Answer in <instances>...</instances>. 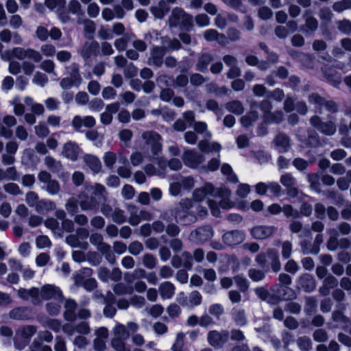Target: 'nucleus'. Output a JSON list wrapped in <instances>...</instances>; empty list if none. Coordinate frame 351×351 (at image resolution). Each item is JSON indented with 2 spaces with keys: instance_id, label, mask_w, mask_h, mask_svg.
<instances>
[{
  "instance_id": "obj_1",
  "label": "nucleus",
  "mask_w": 351,
  "mask_h": 351,
  "mask_svg": "<svg viewBox=\"0 0 351 351\" xmlns=\"http://www.w3.org/2000/svg\"><path fill=\"white\" fill-rule=\"evenodd\" d=\"M230 195L229 190L215 189L213 185L207 183L194 191L193 200L186 199L181 201L176 208L175 219L180 224L189 225L196 221L198 217L206 215V208L199 204L205 198H208V204L213 215L218 217L220 208L228 209L234 206L230 200Z\"/></svg>"
},
{
  "instance_id": "obj_2",
  "label": "nucleus",
  "mask_w": 351,
  "mask_h": 351,
  "mask_svg": "<svg viewBox=\"0 0 351 351\" xmlns=\"http://www.w3.org/2000/svg\"><path fill=\"white\" fill-rule=\"evenodd\" d=\"M13 57L19 60L28 58L35 62H40L43 58L39 51L31 48L14 47L12 50L6 51L1 54V58L3 60H10Z\"/></svg>"
},
{
  "instance_id": "obj_3",
  "label": "nucleus",
  "mask_w": 351,
  "mask_h": 351,
  "mask_svg": "<svg viewBox=\"0 0 351 351\" xmlns=\"http://www.w3.org/2000/svg\"><path fill=\"white\" fill-rule=\"evenodd\" d=\"M182 158L184 164L189 168L201 170L206 169L204 164L206 158L202 154L186 149L184 151Z\"/></svg>"
},
{
  "instance_id": "obj_4",
  "label": "nucleus",
  "mask_w": 351,
  "mask_h": 351,
  "mask_svg": "<svg viewBox=\"0 0 351 351\" xmlns=\"http://www.w3.org/2000/svg\"><path fill=\"white\" fill-rule=\"evenodd\" d=\"M255 261L257 264L261 267H265L267 264H270L274 272L278 271L280 269L278 253L276 250L269 249L267 254L261 253L258 254Z\"/></svg>"
},
{
  "instance_id": "obj_5",
  "label": "nucleus",
  "mask_w": 351,
  "mask_h": 351,
  "mask_svg": "<svg viewBox=\"0 0 351 351\" xmlns=\"http://www.w3.org/2000/svg\"><path fill=\"white\" fill-rule=\"evenodd\" d=\"M170 26H182L188 28L193 25V16L186 14L180 8H175L173 10L169 19Z\"/></svg>"
},
{
  "instance_id": "obj_6",
  "label": "nucleus",
  "mask_w": 351,
  "mask_h": 351,
  "mask_svg": "<svg viewBox=\"0 0 351 351\" xmlns=\"http://www.w3.org/2000/svg\"><path fill=\"white\" fill-rule=\"evenodd\" d=\"M92 269L84 268L77 272L75 276V284L84 287L87 290H93L96 287L97 282L94 278H90Z\"/></svg>"
},
{
  "instance_id": "obj_7",
  "label": "nucleus",
  "mask_w": 351,
  "mask_h": 351,
  "mask_svg": "<svg viewBox=\"0 0 351 351\" xmlns=\"http://www.w3.org/2000/svg\"><path fill=\"white\" fill-rule=\"evenodd\" d=\"M142 138L146 145L150 147L151 152L154 156L161 152L162 148V138L156 132L153 131L145 132L142 134Z\"/></svg>"
},
{
  "instance_id": "obj_8",
  "label": "nucleus",
  "mask_w": 351,
  "mask_h": 351,
  "mask_svg": "<svg viewBox=\"0 0 351 351\" xmlns=\"http://www.w3.org/2000/svg\"><path fill=\"white\" fill-rule=\"evenodd\" d=\"M195 186L192 177L182 178L180 180L170 184L169 193L171 195L177 196L184 191H189Z\"/></svg>"
},
{
  "instance_id": "obj_9",
  "label": "nucleus",
  "mask_w": 351,
  "mask_h": 351,
  "mask_svg": "<svg viewBox=\"0 0 351 351\" xmlns=\"http://www.w3.org/2000/svg\"><path fill=\"white\" fill-rule=\"evenodd\" d=\"M38 178L39 181L43 184L45 186L43 187L45 189L49 194L56 195L60 191V185L58 182L51 178V175L48 172L45 171H43L39 173L38 176Z\"/></svg>"
},
{
  "instance_id": "obj_10",
  "label": "nucleus",
  "mask_w": 351,
  "mask_h": 351,
  "mask_svg": "<svg viewBox=\"0 0 351 351\" xmlns=\"http://www.w3.org/2000/svg\"><path fill=\"white\" fill-rule=\"evenodd\" d=\"M39 302L41 300L55 299L60 302L62 298V294L58 287L52 285H46L42 287L39 291Z\"/></svg>"
},
{
  "instance_id": "obj_11",
  "label": "nucleus",
  "mask_w": 351,
  "mask_h": 351,
  "mask_svg": "<svg viewBox=\"0 0 351 351\" xmlns=\"http://www.w3.org/2000/svg\"><path fill=\"white\" fill-rule=\"evenodd\" d=\"M213 230L210 226L199 228L192 231L189 235V239L195 243L205 242L213 237Z\"/></svg>"
},
{
  "instance_id": "obj_12",
  "label": "nucleus",
  "mask_w": 351,
  "mask_h": 351,
  "mask_svg": "<svg viewBox=\"0 0 351 351\" xmlns=\"http://www.w3.org/2000/svg\"><path fill=\"white\" fill-rule=\"evenodd\" d=\"M82 82V77L77 66H72V71L69 77H64L60 82V86L63 89H69L73 86H78Z\"/></svg>"
},
{
  "instance_id": "obj_13",
  "label": "nucleus",
  "mask_w": 351,
  "mask_h": 351,
  "mask_svg": "<svg viewBox=\"0 0 351 351\" xmlns=\"http://www.w3.org/2000/svg\"><path fill=\"white\" fill-rule=\"evenodd\" d=\"M228 338L229 333L226 330H222L221 332L213 330L208 335V341L209 343L214 347L221 346L228 341Z\"/></svg>"
},
{
  "instance_id": "obj_14",
  "label": "nucleus",
  "mask_w": 351,
  "mask_h": 351,
  "mask_svg": "<svg viewBox=\"0 0 351 351\" xmlns=\"http://www.w3.org/2000/svg\"><path fill=\"white\" fill-rule=\"evenodd\" d=\"M271 104L268 101H264L260 104V110L264 114V119L268 122L278 123L282 120V113L277 112L274 114H270Z\"/></svg>"
},
{
  "instance_id": "obj_15",
  "label": "nucleus",
  "mask_w": 351,
  "mask_h": 351,
  "mask_svg": "<svg viewBox=\"0 0 351 351\" xmlns=\"http://www.w3.org/2000/svg\"><path fill=\"white\" fill-rule=\"evenodd\" d=\"M223 241L228 245H235L245 240V234L240 230L230 231L223 235Z\"/></svg>"
},
{
  "instance_id": "obj_16",
  "label": "nucleus",
  "mask_w": 351,
  "mask_h": 351,
  "mask_svg": "<svg viewBox=\"0 0 351 351\" xmlns=\"http://www.w3.org/2000/svg\"><path fill=\"white\" fill-rule=\"evenodd\" d=\"M274 230V226H257L251 230V234L256 239H265L271 236Z\"/></svg>"
},
{
  "instance_id": "obj_17",
  "label": "nucleus",
  "mask_w": 351,
  "mask_h": 351,
  "mask_svg": "<svg viewBox=\"0 0 351 351\" xmlns=\"http://www.w3.org/2000/svg\"><path fill=\"white\" fill-rule=\"evenodd\" d=\"M95 119L92 116H86L82 117L80 116H75L72 121V126L79 130L82 127L93 128L95 125Z\"/></svg>"
},
{
  "instance_id": "obj_18",
  "label": "nucleus",
  "mask_w": 351,
  "mask_h": 351,
  "mask_svg": "<svg viewBox=\"0 0 351 351\" xmlns=\"http://www.w3.org/2000/svg\"><path fill=\"white\" fill-rule=\"evenodd\" d=\"M311 123L326 135H332L336 132V127L332 123H321L317 117H312Z\"/></svg>"
},
{
  "instance_id": "obj_19",
  "label": "nucleus",
  "mask_w": 351,
  "mask_h": 351,
  "mask_svg": "<svg viewBox=\"0 0 351 351\" xmlns=\"http://www.w3.org/2000/svg\"><path fill=\"white\" fill-rule=\"evenodd\" d=\"M309 102L316 106V108H325L327 110L335 112L337 110V106L332 101H326L319 96L313 94L309 96Z\"/></svg>"
},
{
  "instance_id": "obj_20",
  "label": "nucleus",
  "mask_w": 351,
  "mask_h": 351,
  "mask_svg": "<svg viewBox=\"0 0 351 351\" xmlns=\"http://www.w3.org/2000/svg\"><path fill=\"white\" fill-rule=\"evenodd\" d=\"M171 264L175 268H179L182 265L186 269H191L192 267V258L189 252H184L182 256H174L171 259Z\"/></svg>"
},
{
  "instance_id": "obj_21",
  "label": "nucleus",
  "mask_w": 351,
  "mask_h": 351,
  "mask_svg": "<svg viewBox=\"0 0 351 351\" xmlns=\"http://www.w3.org/2000/svg\"><path fill=\"white\" fill-rule=\"evenodd\" d=\"M165 48L162 47H154L151 51V56L149 58V64L160 66L162 64V58L165 53Z\"/></svg>"
},
{
  "instance_id": "obj_22",
  "label": "nucleus",
  "mask_w": 351,
  "mask_h": 351,
  "mask_svg": "<svg viewBox=\"0 0 351 351\" xmlns=\"http://www.w3.org/2000/svg\"><path fill=\"white\" fill-rule=\"evenodd\" d=\"M80 149L78 145L73 142H67L64 144L62 150V154L64 157L75 160L77 158Z\"/></svg>"
},
{
  "instance_id": "obj_23",
  "label": "nucleus",
  "mask_w": 351,
  "mask_h": 351,
  "mask_svg": "<svg viewBox=\"0 0 351 351\" xmlns=\"http://www.w3.org/2000/svg\"><path fill=\"white\" fill-rule=\"evenodd\" d=\"M257 109H260V104H254L252 106V110L246 115L242 117L240 119L241 125L245 128H248L254 123L258 119Z\"/></svg>"
},
{
  "instance_id": "obj_24",
  "label": "nucleus",
  "mask_w": 351,
  "mask_h": 351,
  "mask_svg": "<svg viewBox=\"0 0 351 351\" xmlns=\"http://www.w3.org/2000/svg\"><path fill=\"white\" fill-rule=\"evenodd\" d=\"M298 287L306 292H311L315 288V283L313 278L305 274L301 276L298 281Z\"/></svg>"
},
{
  "instance_id": "obj_25",
  "label": "nucleus",
  "mask_w": 351,
  "mask_h": 351,
  "mask_svg": "<svg viewBox=\"0 0 351 351\" xmlns=\"http://www.w3.org/2000/svg\"><path fill=\"white\" fill-rule=\"evenodd\" d=\"M39 290L37 288L30 289H20L18 290V295L23 300H31L34 303L39 302Z\"/></svg>"
},
{
  "instance_id": "obj_26",
  "label": "nucleus",
  "mask_w": 351,
  "mask_h": 351,
  "mask_svg": "<svg viewBox=\"0 0 351 351\" xmlns=\"http://www.w3.org/2000/svg\"><path fill=\"white\" fill-rule=\"evenodd\" d=\"M79 199V204L82 210H92L97 208L98 201L96 199V197H83L80 196Z\"/></svg>"
},
{
  "instance_id": "obj_27",
  "label": "nucleus",
  "mask_w": 351,
  "mask_h": 351,
  "mask_svg": "<svg viewBox=\"0 0 351 351\" xmlns=\"http://www.w3.org/2000/svg\"><path fill=\"white\" fill-rule=\"evenodd\" d=\"M198 148L201 152L206 153L213 152H219L221 150V145L217 142L201 141L198 143Z\"/></svg>"
},
{
  "instance_id": "obj_28",
  "label": "nucleus",
  "mask_w": 351,
  "mask_h": 351,
  "mask_svg": "<svg viewBox=\"0 0 351 351\" xmlns=\"http://www.w3.org/2000/svg\"><path fill=\"white\" fill-rule=\"evenodd\" d=\"M169 10V6L164 1L159 2L158 5L152 7L150 11L152 14L157 19H162Z\"/></svg>"
},
{
  "instance_id": "obj_29",
  "label": "nucleus",
  "mask_w": 351,
  "mask_h": 351,
  "mask_svg": "<svg viewBox=\"0 0 351 351\" xmlns=\"http://www.w3.org/2000/svg\"><path fill=\"white\" fill-rule=\"evenodd\" d=\"M159 291L162 299H170L174 295L175 287L169 282H165L160 285Z\"/></svg>"
},
{
  "instance_id": "obj_30",
  "label": "nucleus",
  "mask_w": 351,
  "mask_h": 351,
  "mask_svg": "<svg viewBox=\"0 0 351 351\" xmlns=\"http://www.w3.org/2000/svg\"><path fill=\"white\" fill-rule=\"evenodd\" d=\"M84 160L86 165L94 173H98L101 169V162L98 158L92 155H86Z\"/></svg>"
},
{
  "instance_id": "obj_31",
  "label": "nucleus",
  "mask_w": 351,
  "mask_h": 351,
  "mask_svg": "<svg viewBox=\"0 0 351 351\" xmlns=\"http://www.w3.org/2000/svg\"><path fill=\"white\" fill-rule=\"evenodd\" d=\"M10 317L14 319H27L30 317V311L27 308H16L10 312Z\"/></svg>"
},
{
  "instance_id": "obj_32",
  "label": "nucleus",
  "mask_w": 351,
  "mask_h": 351,
  "mask_svg": "<svg viewBox=\"0 0 351 351\" xmlns=\"http://www.w3.org/2000/svg\"><path fill=\"white\" fill-rule=\"evenodd\" d=\"M158 167L160 169H156L153 165L148 164L145 166L144 171L148 176H161L164 174V171L165 168V162L161 160L158 162Z\"/></svg>"
},
{
  "instance_id": "obj_33",
  "label": "nucleus",
  "mask_w": 351,
  "mask_h": 351,
  "mask_svg": "<svg viewBox=\"0 0 351 351\" xmlns=\"http://www.w3.org/2000/svg\"><path fill=\"white\" fill-rule=\"evenodd\" d=\"M98 48V43L95 41L90 40L84 45L80 51V54L84 58H89L91 54Z\"/></svg>"
},
{
  "instance_id": "obj_34",
  "label": "nucleus",
  "mask_w": 351,
  "mask_h": 351,
  "mask_svg": "<svg viewBox=\"0 0 351 351\" xmlns=\"http://www.w3.org/2000/svg\"><path fill=\"white\" fill-rule=\"evenodd\" d=\"M65 312L64 317L67 320H72L75 317V311L76 308V303L74 300H67L64 304Z\"/></svg>"
},
{
  "instance_id": "obj_35",
  "label": "nucleus",
  "mask_w": 351,
  "mask_h": 351,
  "mask_svg": "<svg viewBox=\"0 0 351 351\" xmlns=\"http://www.w3.org/2000/svg\"><path fill=\"white\" fill-rule=\"evenodd\" d=\"M276 145L280 152H284L287 150L289 146V141L288 137L282 134H278L275 138Z\"/></svg>"
},
{
  "instance_id": "obj_36",
  "label": "nucleus",
  "mask_w": 351,
  "mask_h": 351,
  "mask_svg": "<svg viewBox=\"0 0 351 351\" xmlns=\"http://www.w3.org/2000/svg\"><path fill=\"white\" fill-rule=\"evenodd\" d=\"M280 182L285 186L289 193L295 191V180L289 173L284 174L280 178Z\"/></svg>"
},
{
  "instance_id": "obj_37",
  "label": "nucleus",
  "mask_w": 351,
  "mask_h": 351,
  "mask_svg": "<svg viewBox=\"0 0 351 351\" xmlns=\"http://www.w3.org/2000/svg\"><path fill=\"white\" fill-rule=\"evenodd\" d=\"M97 249L101 252L104 255L106 256V258L107 260L111 263H113L114 262V256L111 252V247L110 245L102 242L97 247Z\"/></svg>"
},
{
  "instance_id": "obj_38",
  "label": "nucleus",
  "mask_w": 351,
  "mask_h": 351,
  "mask_svg": "<svg viewBox=\"0 0 351 351\" xmlns=\"http://www.w3.org/2000/svg\"><path fill=\"white\" fill-rule=\"evenodd\" d=\"M226 108L228 111L236 114H241L244 111L242 104L239 101H232L226 104Z\"/></svg>"
},
{
  "instance_id": "obj_39",
  "label": "nucleus",
  "mask_w": 351,
  "mask_h": 351,
  "mask_svg": "<svg viewBox=\"0 0 351 351\" xmlns=\"http://www.w3.org/2000/svg\"><path fill=\"white\" fill-rule=\"evenodd\" d=\"M201 302V294L197 291H192L189 296L187 307L193 308L195 306L199 305Z\"/></svg>"
},
{
  "instance_id": "obj_40",
  "label": "nucleus",
  "mask_w": 351,
  "mask_h": 351,
  "mask_svg": "<svg viewBox=\"0 0 351 351\" xmlns=\"http://www.w3.org/2000/svg\"><path fill=\"white\" fill-rule=\"evenodd\" d=\"M55 204L50 200L42 199L40 200L38 205L36 206V211L43 213L44 211L52 210L55 209Z\"/></svg>"
},
{
  "instance_id": "obj_41",
  "label": "nucleus",
  "mask_w": 351,
  "mask_h": 351,
  "mask_svg": "<svg viewBox=\"0 0 351 351\" xmlns=\"http://www.w3.org/2000/svg\"><path fill=\"white\" fill-rule=\"evenodd\" d=\"M117 160V157L115 153L112 152H107L104 154L103 157L104 162L106 167L112 169L114 167Z\"/></svg>"
},
{
  "instance_id": "obj_42",
  "label": "nucleus",
  "mask_w": 351,
  "mask_h": 351,
  "mask_svg": "<svg viewBox=\"0 0 351 351\" xmlns=\"http://www.w3.org/2000/svg\"><path fill=\"white\" fill-rule=\"evenodd\" d=\"M130 217L129 218V223L132 226H136L141 222V217L139 211L136 207L131 206L129 208Z\"/></svg>"
},
{
  "instance_id": "obj_43",
  "label": "nucleus",
  "mask_w": 351,
  "mask_h": 351,
  "mask_svg": "<svg viewBox=\"0 0 351 351\" xmlns=\"http://www.w3.org/2000/svg\"><path fill=\"white\" fill-rule=\"evenodd\" d=\"M114 337L121 339H126L128 338L130 333L127 330L126 327L122 324L118 325L114 328Z\"/></svg>"
},
{
  "instance_id": "obj_44",
  "label": "nucleus",
  "mask_w": 351,
  "mask_h": 351,
  "mask_svg": "<svg viewBox=\"0 0 351 351\" xmlns=\"http://www.w3.org/2000/svg\"><path fill=\"white\" fill-rule=\"evenodd\" d=\"M46 6L51 10L59 12L65 5L64 0H45Z\"/></svg>"
},
{
  "instance_id": "obj_45",
  "label": "nucleus",
  "mask_w": 351,
  "mask_h": 351,
  "mask_svg": "<svg viewBox=\"0 0 351 351\" xmlns=\"http://www.w3.org/2000/svg\"><path fill=\"white\" fill-rule=\"evenodd\" d=\"M88 191H93L95 196L101 200L104 197V194L106 191L105 187L101 184H95L94 186H90L86 189Z\"/></svg>"
},
{
  "instance_id": "obj_46",
  "label": "nucleus",
  "mask_w": 351,
  "mask_h": 351,
  "mask_svg": "<svg viewBox=\"0 0 351 351\" xmlns=\"http://www.w3.org/2000/svg\"><path fill=\"white\" fill-rule=\"evenodd\" d=\"M212 57L208 54L203 55L197 64V69L199 71H204L206 69L208 64L211 62Z\"/></svg>"
},
{
  "instance_id": "obj_47",
  "label": "nucleus",
  "mask_w": 351,
  "mask_h": 351,
  "mask_svg": "<svg viewBox=\"0 0 351 351\" xmlns=\"http://www.w3.org/2000/svg\"><path fill=\"white\" fill-rule=\"evenodd\" d=\"M162 43L163 47H165L166 49L177 50L180 47V43L176 39L171 40L167 38H162Z\"/></svg>"
},
{
  "instance_id": "obj_48",
  "label": "nucleus",
  "mask_w": 351,
  "mask_h": 351,
  "mask_svg": "<svg viewBox=\"0 0 351 351\" xmlns=\"http://www.w3.org/2000/svg\"><path fill=\"white\" fill-rule=\"evenodd\" d=\"M25 201L30 207H35L36 209L40 202L38 195L33 191L28 192L26 194Z\"/></svg>"
},
{
  "instance_id": "obj_49",
  "label": "nucleus",
  "mask_w": 351,
  "mask_h": 351,
  "mask_svg": "<svg viewBox=\"0 0 351 351\" xmlns=\"http://www.w3.org/2000/svg\"><path fill=\"white\" fill-rule=\"evenodd\" d=\"M221 171L223 175L227 176L228 179L230 182H237L238 181L237 176L232 173V169L229 165H223L221 169Z\"/></svg>"
},
{
  "instance_id": "obj_50",
  "label": "nucleus",
  "mask_w": 351,
  "mask_h": 351,
  "mask_svg": "<svg viewBox=\"0 0 351 351\" xmlns=\"http://www.w3.org/2000/svg\"><path fill=\"white\" fill-rule=\"evenodd\" d=\"M145 158V156L143 155L141 152H135L130 156V162L133 166L136 167L143 162Z\"/></svg>"
},
{
  "instance_id": "obj_51",
  "label": "nucleus",
  "mask_w": 351,
  "mask_h": 351,
  "mask_svg": "<svg viewBox=\"0 0 351 351\" xmlns=\"http://www.w3.org/2000/svg\"><path fill=\"white\" fill-rule=\"evenodd\" d=\"M317 25L318 23L315 19L308 17L303 29L305 32H312L317 29Z\"/></svg>"
},
{
  "instance_id": "obj_52",
  "label": "nucleus",
  "mask_w": 351,
  "mask_h": 351,
  "mask_svg": "<svg viewBox=\"0 0 351 351\" xmlns=\"http://www.w3.org/2000/svg\"><path fill=\"white\" fill-rule=\"evenodd\" d=\"M114 291L117 295L131 294L133 292L132 287H128L123 284H117L114 287Z\"/></svg>"
},
{
  "instance_id": "obj_53",
  "label": "nucleus",
  "mask_w": 351,
  "mask_h": 351,
  "mask_svg": "<svg viewBox=\"0 0 351 351\" xmlns=\"http://www.w3.org/2000/svg\"><path fill=\"white\" fill-rule=\"evenodd\" d=\"M66 209L69 213L74 215L78 210V201L74 197L70 198L66 204Z\"/></svg>"
},
{
  "instance_id": "obj_54",
  "label": "nucleus",
  "mask_w": 351,
  "mask_h": 351,
  "mask_svg": "<svg viewBox=\"0 0 351 351\" xmlns=\"http://www.w3.org/2000/svg\"><path fill=\"white\" fill-rule=\"evenodd\" d=\"M194 129L199 134H204L205 137H211V134L207 130V125L204 122H197L194 125Z\"/></svg>"
},
{
  "instance_id": "obj_55",
  "label": "nucleus",
  "mask_w": 351,
  "mask_h": 351,
  "mask_svg": "<svg viewBox=\"0 0 351 351\" xmlns=\"http://www.w3.org/2000/svg\"><path fill=\"white\" fill-rule=\"evenodd\" d=\"M248 276L253 281L258 282L263 279L265 274L260 269H250L248 272Z\"/></svg>"
},
{
  "instance_id": "obj_56",
  "label": "nucleus",
  "mask_w": 351,
  "mask_h": 351,
  "mask_svg": "<svg viewBox=\"0 0 351 351\" xmlns=\"http://www.w3.org/2000/svg\"><path fill=\"white\" fill-rule=\"evenodd\" d=\"M11 103L14 106V111L16 115L19 116L24 113V106L21 103L19 97H14Z\"/></svg>"
},
{
  "instance_id": "obj_57",
  "label": "nucleus",
  "mask_w": 351,
  "mask_h": 351,
  "mask_svg": "<svg viewBox=\"0 0 351 351\" xmlns=\"http://www.w3.org/2000/svg\"><path fill=\"white\" fill-rule=\"evenodd\" d=\"M234 282L237 284V287L241 290L245 291L249 287V283L247 280L242 276L238 275L234 276Z\"/></svg>"
},
{
  "instance_id": "obj_58",
  "label": "nucleus",
  "mask_w": 351,
  "mask_h": 351,
  "mask_svg": "<svg viewBox=\"0 0 351 351\" xmlns=\"http://www.w3.org/2000/svg\"><path fill=\"white\" fill-rule=\"evenodd\" d=\"M143 265L148 269H153L156 265V259L151 254H145L143 258Z\"/></svg>"
},
{
  "instance_id": "obj_59",
  "label": "nucleus",
  "mask_w": 351,
  "mask_h": 351,
  "mask_svg": "<svg viewBox=\"0 0 351 351\" xmlns=\"http://www.w3.org/2000/svg\"><path fill=\"white\" fill-rule=\"evenodd\" d=\"M36 246L38 248L49 247L51 246V243L50 239L47 236H40L36 238Z\"/></svg>"
},
{
  "instance_id": "obj_60",
  "label": "nucleus",
  "mask_w": 351,
  "mask_h": 351,
  "mask_svg": "<svg viewBox=\"0 0 351 351\" xmlns=\"http://www.w3.org/2000/svg\"><path fill=\"white\" fill-rule=\"evenodd\" d=\"M3 189L5 192L11 195H16L21 193V191L19 189V186L14 183H8L7 184H5L3 186Z\"/></svg>"
},
{
  "instance_id": "obj_61",
  "label": "nucleus",
  "mask_w": 351,
  "mask_h": 351,
  "mask_svg": "<svg viewBox=\"0 0 351 351\" xmlns=\"http://www.w3.org/2000/svg\"><path fill=\"white\" fill-rule=\"evenodd\" d=\"M40 51L45 56L52 57L56 53V48L52 45L45 44L41 46Z\"/></svg>"
},
{
  "instance_id": "obj_62",
  "label": "nucleus",
  "mask_w": 351,
  "mask_h": 351,
  "mask_svg": "<svg viewBox=\"0 0 351 351\" xmlns=\"http://www.w3.org/2000/svg\"><path fill=\"white\" fill-rule=\"evenodd\" d=\"M234 319L239 326H243L246 324V318L243 311L237 310L234 313Z\"/></svg>"
},
{
  "instance_id": "obj_63",
  "label": "nucleus",
  "mask_w": 351,
  "mask_h": 351,
  "mask_svg": "<svg viewBox=\"0 0 351 351\" xmlns=\"http://www.w3.org/2000/svg\"><path fill=\"white\" fill-rule=\"evenodd\" d=\"M48 81L47 77L40 72L36 73L33 78V82L40 86H44Z\"/></svg>"
},
{
  "instance_id": "obj_64",
  "label": "nucleus",
  "mask_w": 351,
  "mask_h": 351,
  "mask_svg": "<svg viewBox=\"0 0 351 351\" xmlns=\"http://www.w3.org/2000/svg\"><path fill=\"white\" fill-rule=\"evenodd\" d=\"M143 249V246L141 243L138 241H134L128 247L129 252L133 255L139 254Z\"/></svg>"
}]
</instances>
